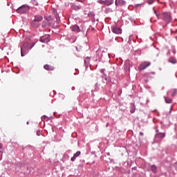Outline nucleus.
<instances>
[{"label":"nucleus","mask_w":177,"mask_h":177,"mask_svg":"<svg viewBox=\"0 0 177 177\" xmlns=\"http://www.w3.org/2000/svg\"><path fill=\"white\" fill-rule=\"evenodd\" d=\"M151 64V62H143L138 68V69L140 70V71H142V70H146V68H147V67L150 66V65Z\"/></svg>","instance_id":"obj_6"},{"label":"nucleus","mask_w":177,"mask_h":177,"mask_svg":"<svg viewBox=\"0 0 177 177\" xmlns=\"http://www.w3.org/2000/svg\"><path fill=\"white\" fill-rule=\"evenodd\" d=\"M41 121H44V120H45V118H46V115H43V116H41Z\"/></svg>","instance_id":"obj_38"},{"label":"nucleus","mask_w":177,"mask_h":177,"mask_svg":"<svg viewBox=\"0 0 177 177\" xmlns=\"http://www.w3.org/2000/svg\"><path fill=\"white\" fill-rule=\"evenodd\" d=\"M95 16H96V15L93 11H90L88 14V17L91 19V21H96V19H95Z\"/></svg>","instance_id":"obj_12"},{"label":"nucleus","mask_w":177,"mask_h":177,"mask_svg":"<svg viewBox=\"0 0 177 177\" xmlns=\"http://www.w3.org/2000/svg\"><path fill=\"white\" fill-rule=\"evenodd\" d=\"M97 21H99V19H97Z\"/></svg>","instance_id":"obj_50"},{"label":"nucleus","mask_w":177,"mask_h":177,"mask_svg":"<svg viewBox=\"0 0 177 177\" xmlns=\"http://www.w3.org/2000/svg\"><path fill=\"white\" fill-rule=\"evenodd\" d=\"M99 52H100V50H97V53H99Z\"/></svg>","instance_id":"obj_49"},{"label":"nucleus","mask_w":177,"mask_h":177,"mask_svg":"<svg viewBox=\"0 0 177 177\" xmlns=\"http://www.w3.org/2000/svg\"><path fill=\"white\" fill-rule=\"evenodd\" d=\"M95 91H99V89H100V84H99L97 82L95 83Z\"/></svg>","instance_id":"obj_25"},{"label":"nucleus","mask_w":177,"mask_h":177,"mask_svg":"<svg viewBox=\"0 0 177 177\" xmlns=\"http://www.w3.org/2000/svg\"><path fill=\"white\" fill-rule=\"evenodd\" d=\"M26 147H22V150H24V149H26Z\"/></svg>","instance_id":"obj_45"},{"label":"nucleus","mask_w":177,"mask_h":177,"mask_svg":"<svg viewBox=\"0 0 177 177\" xmlns=\"http://www.w3.org/2000/svg\"><path fill=\"white\" fill-rule=\"evenodd\" d=\"M44 70H47L48 71H53V70H55V67L48 64H45L44 66Z\"/></svg>","instance_id":"obj_15"},{"label":"nucleus","mask_w":177,"mask_h":177,"mask_svg":"<svg viewBox=\"0 0 177 177\" xmlns=\"http://www.w3.org/2000/svg\"><path fill=\"white\" fill-rule=\"evenodd\" d=\"M91 62V57H87L84 59V66L86 68H88L89 67V63Z\"/></svg>","instance_id":"obj_16"},{"label":"nucleus","mask_w":177,"mask_h":177,"mask_svg":"<svg viewBox=\"0 0 177 177\" xmlns=\"http://www.w3.org/2000/svg\"><path fill=\"white\" fill-rule=\"evenodd\" d=\"M71 9H73V10H75L76 12H77V10H81V9H82V6L71 3Z\"/></svg>","instance_id":"obj_8"},{"label":"nucleus","mask_w":177,"mask_h":177,"mask_svg":"<svg viewBox=\"0 0 177 177\" xmlns=\"http://www.w3.org/2000/svg\"><path fill=\"white\" fill-rule=\"evenodd\" d=\"M32 27H34L35 28H38L39 26H41V24L39 22H37L35 21H32L31 22Z\"/></svg>","instance_id":"obj_17"},{"label":"nucleus","mask_w":177,"mask_h":177,"mask_svg":"<svg viewBox=\"0 0 177 177\" xmlns=\"http://www.w3.org/2000/svg\"><path fill=\"white\" fill-rule=\"evenodd\" d=\"M165 97V100L166 102V103L169 104L171 103V102H172V99L167 97Z\"/></svg>","instance_id":"obj_27"},{"label":"nucleus","mask_w":177,"mask_h":177,"mask_svg":"<svg viewBox=\"0 0 177 177\" xmlns=\"http://www.w3.org/2000/svg\"><path fill=\"white\" fill-rule=\"evenodd\" d=\"M113 3H114V0H105V5L106 6H111Z\"/></svg>","instance_id":"obj_18"},{"label":"nucleus","mask_w":177,"mask_h":177,"mask_svg":"<svg viewBox=\"0 0 177 177\" xmlns=\"http://www.w3.org/2000/svg\"><path fill=\"white\" fill-rule=\"evenodd\" d=\"M35 44H33L32 46L30 43L26 42L24 44L23 46L21 48V56L24 57V56H26L27 53H28L29 50H31L32 48H34V46Z\"/></svg>","instance_id":"obj_1"},{"label":"nucleus","mask_w":177,"mask_h":177,"mask_svg":"<svg viewBox=\"0 0 177 177\" xmlns=\"http://www.w3.org/2000/svg\"><path fill=\"white\" fill-rule=\"evenodd\" d=\"M115 5L116 6H125L127 1H125V0H115Z\"/></svg>","instance_id":"obj_9"},{"label":"nucleus","mask_w":177,"mask_h":177,"mask_svg":"<svg viewBox=\"0 0 177 177\" xmlns=\"http://www.w3.org/2000/svg\"><path fill=\"white\" fill-rule=\"evenodd\" d=\"M26 147V149H28V148L32 147H31V145H28Z\"/></svg>","instance_id":"obj_43"},{"label":"nucleus","mask_w":177,"mask_h":177,"mask_svg":"<svg viewBox=\"0 0 177 177\" xmlns=\"http://www.w3.org/2000/svg\"><path fill=\"white\" fill-rule=\"evenodd\" d=\"M111 30L113 34H121L122 32V30L115 26H111Z\"/></svg>","instance_id":"obj_7"},{"label":"nucleus","mask_w":177,"mask_h":177,"mask_svg":"<svg viewBox=\"0 0 177 177\" xmlns=\"http://www.w3.org/2000/svg\"><path fill=\"white\" fill-rule=\"evenodd\" d=\"M155 129V140H162V138L165 137V133L160 132V130L157 127L154 128Z\"/></svg>","instance_id":"obj_3"},{"label":"nucleus","mask_w":177,"mask_h":177,"mask_svg":"<svg viewBox=\"0 0 177 177\" xmlns=\"http://www.w3.org/2000/svg\"><path fill=\"white\" fill-rule=\"evenodd\" d=\"M109 82H111V84H115V82L114 81V80L111 79L109 77Z\"/></svg>","instance_id":"obj_35"},{"label":"nucleus","mask_w":177,"mask_h":177,"mask_svg":"<svg viewBox=\"0 0 177 177\" xmlns=\"http://www.w3.org/2000/svg\"><path fill=\"white\" fill-rule=\"evenodd\" d=\"M31 2L33 5L38 6V1L37 0H32Z\"/></svg>","instance_id":"obj_31"},{"label":"nucleus","mask_w":177,"mask_h":177,"mask_svg":"<svg viewBox=\"0 0 177 177\" xmlns=\"http://www.w3.org/2000/svg\"><path fill=\"white\" fill-rule=\"evenodd\" d=\"M100 72L101 73L102 75H107V74H106V69L105 68L100 69Z\"/></svg>","instance_id":"obj_28"},{"label":"nucleus","mask_w":177,"mask_h":177,"mask_svg":"<svg viewBox=\"0 0 177 177\" xmlns=\"http://www.w3.org/2000/svg\"><path fill=\"white\" fill-rule=\"evenodd\" d=\"M71 31L73 32H81V29L80 28V26L77 24H75L71 27Z\"/></svg>","instance_id":"obj_10"},{"label":"nucleus","mask_w":177,"mask_h":177,"mask_svg":"<svg viewBox=\"0 0 177 177\" xmlns=\"http://www.w3.org/2000/svg\"><path fill=\"white\" fill-rule=\"evenodd\" d=\"M26 124H27V125H28V124H30V122H27Z\"/></svg>","instance_id":"obj_46"},{"label":"nucleus","mask_w":177,"mask_h":177,"mask_svg":"<svg viewBox=\"0 0 177 177\" xmlns=\"http://www.w3.org/2000/svg\"><path fill=\"white\" fill-rule=\"evenodd\" d=\"M153 13H154V15H156V16L158 19H160V16H161V15H160V13L157 12V11H156L155 10H153Z\"/></svg>","instance_id":"obj_29"},{"label":"nucleus","mask_w":177,"mask_h":177,"mask_svg":"<svg viewBox=\"0 0 177 177\" xmlns=\"http://www.w3.org/2000/svg\"><path fill=\"white\" fill-rule=\"evenodd\" d=\"M140 136H143V135H144L143 132L140 131Z\"/></svg>","instance_id":"obj_42"},{"label":"nucleus","mask_w":177,"mask_h":177,"mask_svg":"<svg viewBox=\"0 0 177 177\" xmlns=\"http://www.w3.org/2000/svg\"><path fill=\"white\" fill-rule=\"evenodd\" d=\"M48 24V21H44L41 24V27L42 28H46V26Z\"/></svg>","instance_id":"obj_26"},{"label":"nucleus","mask_w":177,"mask_h":177,"mask_svg":"<svg viewBox=\"0 0 177 177\" xmlns=\"http://www.w3.org/2000/svg\"><path fill=\"white\" fill-rule=\"evenodd\" d=\"M36 133L37 136H41V130H37Z\"/></svg>","instance_id":"obj_36"},{"label":"nucleus","mask_w":177,"mask_h":177,"mask_svg":"<svg viewBox=\"0 0 177 177\" xmlns=\"http://www.w3.org/2000/svg\"><path fill=\"white\" fill-rule=\"evenodd\" d=\"M169 62L170 63H171L172 64H176V59H175V58L174 57H171L169 59Z\"/></svg>","instance_id":"obj_24"},{"label":"nucleus","mask_w":177,"mask_h":177,"mask_svg":"<svg viewBox=\"0 0 177 177\" xmlns=\"http://www.w3.org/2000/svg\"><path fill=\"white\" fill-rule=\"evenodd\" d=\"M113 12V9L111 8H105V10H104V13H105L106 15L109 14V13H112Z\"/></svg>","instance_id":"obj_19"},{"label":"nucleus","mask_w":177,"mask_h":177,"mask_svg":"<svg viewBox=\"0 0 177 177\" xmlns=\"http://www.w3.org/2000/svg\"><path fill=\"white\" fill-rule=\"evenodd\" d=\"M97 3H100V5H104L105 0H97Z\"/></svg>","instance_id":"obj_30"},{"label":"nucleus","mask_w":177,"mask_h":177,"mask_svg":"<svg viewBox=\"0 0 177 177\" xmlns=\"http://www.w3.org/2000/svg\"><path fill=\"white\" fill-rule=\"evenodd\" d=\"M156 2V0H148V4L149 5H153Z\"/></svg>","instance_id":"obj_32"},{"label":"nucleus","mask_w":177,"mask_h":177,"mask_svg":"<svg viewBox=\"0 0 177 177\" xmlns=\"http://www.w3.org/2000/svg\"><path fill=\"white\" fill-rule=\"evenodd\" d=\"M132 41L136 42L135 40L133 39V35H130L129 37L128 44H129V45H131V44H132Z\"/></svg>","instance_id":"obj_20"},{"label":"nucleus","mask_w":177,"mask_h":177,"mask_svg":"<svg viewBox=\"0 0 177 177\" xmlns=\"http://www.w3.org/2000/svg\"><path fill=\"white\" fill-rule=\"evenodd\" d=\"M172 52H173V53L175 55V53H176V50L173 49Z\"/></svg>","instance_id":"obj_41"},{"label":"nucleus","mask_w":177,"mask_h":177,"mask_svg":"<svg viewBox=\"0 0 177 177\" xmlns=\"http://www.w3.org/2000/svg\"><path fill=\"white\" fill-rule=\"evenodd\" d=\"M101 78L103 84H109L110 77H108L107 75H101Z\"/></svg>","instance_id":"obj_11"},{"label":"nucleus","mask_w":177,"mask_h":177,"mask_svg":"<svg viewBox=\"0 0 177 177\" xmlns=\"http://www.w3.org/2000/svg\"><path fill=\"white\" fill-rule=\"evenodd\" d=\"M77 2H81V3H84V2H86L88 0H76Z\"/></svg>","instance_id":"obj_34"},{"label":"nucleus","mask_w":177,"mask_h":177,"mask_svg":"<svg viewBox=\"0 0 177 177\" xmlns=\"http://www.w3.org/2000/svg\"><path fill=\"white\" fill-rule=\"evenodd\" d=\"M107 156H110V153H107Z\"/></svg>","instance_id":"obj_47"},{"label":"nucleus","mask_w":177,"mask_h":177,"mask_svg":"<svg viewBox=\"0 0 177 177\" xmlns=\"http://www.w3.org/2000/svg\"><path fill=\"white\" fill-rule=\"evenodd\" d=\"M81 156V151H77L75 153H74L73 156L71 158V160L74 162L77 160V157Z\"/></svg>","instance_id":"obj_13"},{"label":"nucleus","mask_w":177,"mask_h":177,"mask_svg":"<svg viewBox=\"0 0 177 177\" xmlns=\"http://www.w3.org/2000/svg\"><path fill=\"white\" fill-rule=\"evenodd\" d=\"M28 10H30V7L28 6L24 5L18 8L16 10V12L19 15H24V13H27Z\"/></svg>","instance_id":"obj_4"},{"label":"nucleus","mask_w":177,"mask_h":177,"mask_svg":"<svg viewBox=\"0 0 177 177\" xmlns=\"http://www.w3.org/2000/svg\"><path fill=\"white\" fill-rule=\"evenodd\" d=\"M43 19H44V17L41 15H35L32 21L39 23V21H42Z\"/></svg>","instance_id":"obj_14"},{"label":"nucleus","mask_w":177,"mask_h":177,"mask_svg":"<svg viewBox=\"0 0 177 177\" xmlns=\"http://www.w3.org/2000/svg\"><path fill=\"white\" fill-rule=\"evenodd\" d=\"M134 8H136V9H138V8H142V4L140 3L135 4Z\"/></svg>","instance_id":"obj_33"},{"label":"nucleus","mask_w":177,"mask_h":177,"mask_svg":"<svg viewBox=\"0 0 177 177\" xmlns=\"http://www.w3.org/2000/svg\"><path fill=\"white\" fill-rule=\"evenodd\" d=\"M133 169H136V167H133Z\"/></svg>","instance_id":"obj_48"},{"label":"nucleus","mask_w":177,"mask_h":177,"mask_svg":"<svg viewBox=\"0 0 177 177\" xmlns=\"http://www.w3.org/2000/svg\"><path fill=\"white\" fill-rule=\"evenodd\" d=\"M161 16H162L161 19L165 23L166 26L169 24V23H171L172 20V17L171 16L170 12H162Z\"/></svg>","instance_id":"obj_2"},{"label":"nucleus","mask_w":177,"mask_h":177,"mask_svg":"<svg viewBox=\"0 0 177 177\" xmlns=\"http://www.w3.org/2000/svg\"><path fill=\"white\" fill-rule=\"evenodd\" d=\"M171 96H172V97H174V96H176V95H177V88H173L172 90H171Z\"/></svg>","instance_id":"obj_22"},{"label":"nucleus","mask_w":177,"mask_h":177,"mask_svg":"<svg viewBox=\"0 0 177 177\" xmlns=\"http://www.w3.org/2000/svg\"><path fill=\"white\" fill-rule=\"evenodd\" d=\"M55 17H56V19H57H57H60V17H59V15L57 13L56 15H55Z\"/></svg>","instance_id":"obj_40"},{"label":"nucleus","mask_w":177,"mask_h":177,"mask_svg":"<svg viewBox=\"0 0 177 177\" xmlns=\"http://www.w3.org/2000/svg\"><path fill=\"white\" fill-rule=\"evenodd\" d=\"M3 153V152L2 151H0V161H1L2 160V154Z\"/></svg>","instance_id":"obj_37"},{"label":"nucleus","mask_w":177,"mask_h":177,"mask_svg":"<svg viewBox=\"0 0 177 177\" xmlns=\"http://www.w3.org/2000/svg\"><path fill=\"white\" fill-rule=\"evenodd\" d=\"M130 112L131 113V114H133V113H135V109H131Z\"/></svg>","instance_id":"obj_39"},{"label":"nucleus","mask_w":177,"mask_h":177,"mask_svg":"<svg viewBox=\"0 0 177 177\" xmlns=\"http://www.w3.org/2000/svg\"><path fill=\"white\" fill-rule=\"evenodd\" d=\"M0 149H2V144L0 143Z\"/></svg>","instance_id":"obj_44"},{"label":"nucleus","mask_w":177,"mask_h":177,"mask_svg":"<svg viewBox=\"0 0 177 177\" xmlns=\"http://www.w3.org/2000/svg\"><path fill=\"white\" fill-rule=\"evenodd\" d=\"M153 75H156V72L148 73V78H154Z\"/></svg>","instance_id":"obj_23"},{"label":"nucleus","mask_w":177,"mask_h":177,"mask_svg":"<svg viewBox=\"0 0 177 177\" xmlns=\"http://www.w3.org/2000/svg\"><path fill=\"white\" fill-rule=\"evenodd\" d=\"M40 42L43 44H48L50 41V35H45L41 36L39 39Z\"/></svg>","instance_id":"obj_5"},{"label":"nucleus","mask_w":177,"mask_h":177,"mask_svg":"<svg viewBox=\"0 0 177 177\" xmlns=\"http://www.w3.org/2000/svg\"><path fill=\"white\" fill-rule=\"evenodd\" d=\"M151 170L153 174H157V166L156 165H151Z\"/></svg>","instance_id":"obj_21"}]
</instances>
